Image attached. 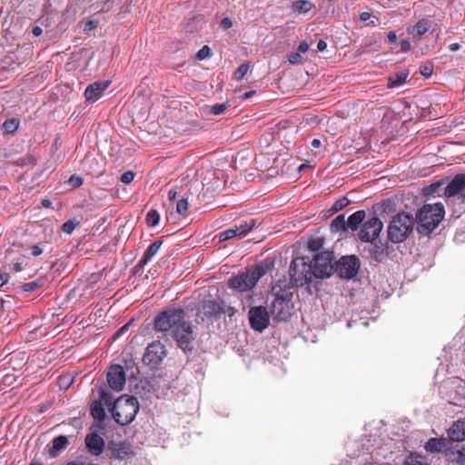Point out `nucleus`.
<instances>
[{"instance_id": "obj_8", "label": "nucleus", "mask_w": 465, "mask_h": 465, "mask_svg": "<svg viewBox=\"0 0 465 465\" xmlns=\"http://www.w3.org/2000/svg\"><path fill=\"white\" fill-rule=\"evenodd\" d=\"M383 224L377 217H372L364 222L358 233L359 239L365 242H372L380 235Z\"/></svg>"}, {"instance_id": "obj_40", "label": "nucleus", "mask_w": 465, "mask_h": 465, "mask_svg": "<svg viewBox=\"0 0 465 465\" xmlns=\"http://www.w3.org/2000/svg\"><path fill=\"white\" fill-rule=\"evenodd\" d=\"M322 239L317 238L310 241L308 243V247L312 251H319L322 247Z\"/></svg>"}, {"instance_id": "obj_24", "label": "nucleus", "mask_w": 465, "mask_h": 465, "mask_svg": "<svg viewBox=\"0 0 465 465\" xmlns=\"http://www.w3.org/2000/svg\"><path fill=\"white\" fill-rule=\"evenodd\" d=\"M105 407L101 401L95 400L91 403L90 411L92 416L98 420H103L105 417Z\"/></svg>"}, {"instance_id": "obj_45", "label": "nucleus", "mask_w": 465, "mask_h": 465, "mask_svg": "<svg viewBox=\"0 0 465 465\" xmlns=\"http://www.w3.org/2000/svg\"><path fill=\"white\" fill-rule=\"evenodd\" d=\"M411 49V43L408 40L401 41V50L403 52H407Z\"/></svg>"}, {"instance_id": "obj_35", "label": "nucleus", "mask_w": 465, "mask_h": 465, "mask_svg": "<svg viewBox=\"0 0 465 465\" xmlns=\"http://www.w3.org/2000/svg\"><path fill=\"white\" fill-rule=\"evenodd\" d=\"M188 209V198L183 197L176 203V212L179 214H184Z\"/></svg>"}, {"instance_id": "obj_38", "label": "nucleus", "mask_w": 465, "mask_h": 465, "mask_svg": "<svg viewBox=\"0 0 465 465\" xmlns=\"http://www.w3.org/2000/svg\"><path fill=\"white\" fill-rule=\"evenodd\" d=\"M212 54V50L208 45H203L197 53L196 57L198 60H203L209 57Z\"/></svg>"}, {"instance_id": "obj_3", "label": "nucleus", "mask_w": 465, "mask_h": 465, "mask_svg": "<svg viewBox=\"0 0 465 465\" xmlns=\"http://www.w3.org/2000/svg\"><path fill=\"white\" fill-rule=\"evenodd\" d=\"M139 411V403L135 397L130 395L120 396L114 403L112 414L115 421L122 425L130 424Z\"/></svg>"}, {"instance_id": "obj_61", "label": "nucleus", "mask_w": 465, "mask_h": 465, "mask_svg": "<svg viewBox=\"0 0 465 465\" xmlns=\"http://www.w3.org/2000/svg\"><path fill=\"white\" fill-rule=\"evenodd\" d=\"M254 93H255L254 91L246 92L242 94V98L243 99L250 98Z\"/></svg>"}, {"instance_id": "obj_60", "label": "nucleus", "mask_w": 465, "mask_h": 465, "mask_svg": "<svg viewBox=\"0 0 465 465\" xmlns=\"http://www.w3.org/2000/svg\"><path fill=\"white\" fill-rule=\"evenodd\" d=\"M128 326L129 324H125L124 325L123 327H121L115 333V335H119L121 333H123L124 331H125L127 329H128Z\"/></svg>"}, {"instance_id": "obj_50", "label": "nucleus", "mask_w": 465, "mask_h": 465, "mask_svg": "<svg viewBox=\"0 0 465 465\" xmlns=\"http://www.w3.org/2000/svg\"><path fill=\"white\" fill-rule=\"evenodd\" d=\"M327 48V43L324 40H320L317 44V50L318 51H324Z\"/></svg>"}, {"instance_id": "obj_1", "label": "nucleus", "mask_w": 465, "mask_h": 465, "mask_svg": "<svg viewBox=\"0 0 465 465\" xmlns=\"http://www.w3.org/2000/svg\"><path fill=\"white\" fill-rule=\"evenodd\" d=\"M154 329L163 333L170 332L183 351L193 350L195 333L191 322L185 321L183 310L172 309L159 313L154 319Z\"/></svg>"}, {"instance_id": "obj_12", "label": "nucleus", "mask_w": 465, "mask_h": 465, "mask_svg": "<svg viewBox=\"0 0 465 465\" xmlns=\"http://www.w3.org/2000/svg\"><path fill=\"white\" fill-rule=\"evenodd\" d=\"M256 226V220L250 219L233 228L223 231L220 233V241H227L232 238L241 239L247 235Z\"/></svg>"}, {"instance_id": "obj_28", "label": "nucleus", "mask_w": 465, "mask_h": 465, "mask_svg": "<svg viewBox=\"0 0 465 465\" xmlns=\"http://www.w3.org/2000/svg\"><path fill=\"white\" fill-rule=\"evenodd\" d=\"M345 217L344 214H340L335 217L331 223V229L332 232H340L345 229Z\"/></svg>"}, {"instance_id": "obj_54", "label": "nucleus", "mask_w": 465, "mask_h": 465, "mask_svg": "<svg viewBox=\"0 0 465 465\" xmlns=\"http://www.w3.org/2000/svg\"><path fill=\"white\" fill-rule=\"evenodd\" d=\"M177 196V192L174 190V189H171L169 192H168V199L170 201H173L176 198Z\"/></svg>"}, {"instance_id": "obj_16", "label": "nucleus", "mask_w": 465, "mask_h": 465, "mask_svg": "<svg viewBox=\"0 0 465 465\" xmlns=\"http://www.w3.org/2000/svg\"><path fill=\"white\" fill-rule=\"evenodd\" d=\"M436 25H437L433 20L429 18H421L414 25L410 26L407 29V32L413 37L421 36L426 33L432 31Z\"/></svg>"}, {"instance_id": "obj_25", "label": "nucleus", "mask_w": 465, "mask_h": 465, "mask_svg": "<svg viewBox=\"0 0 465 465\" xmlns=\"http://www.w3.org/2000/svg\"><path fill=\"white\" fill-rule=\"evenodd\" d=\"M203 312L207 317L216 316L221 312V306L215 301H206L203 304Z\"/></svg>"}, {"instance_id": "obj_11", "label": "nucleus", "mask_w": 465, "mask_h": 465, "mask_svg": "<svg viewBox=\"0 0 465 465\" xmlns=\"http://www.w3.org/2000/svg\"><path fill=\"white\" fill-rule=\"evenodd\" d=\"M249 322L251 327L257 331L262 332L270 323V316L265 307L256 306L249 311Z\"/></svg>"}, {"instance_id": "obj_15", "label": "nucleus", "mask_w": 465, "mask_h": 465, "mask_svg": "<svg viewBox=\"0 0 465 465\" xmlns=\"http://www.w3.org/2000/svg\"><path fill=\"white\" fill-rule=\"evenodd\" d=\"M465 190V174L456 175L446 186L444 194L447 198L458 196L461 199V194Z\"/></svg>"}, {"instance_id": "obj_23", "label": "nucleus", "mask_w": 465, "mask_h": 465, "mask_svg": "<svg viewBox=\"0 0 465 465\" xmlns=\"http://www.w3.org/2000/svg\"><path fill=\"white\" fill-rule=\"evenodd\" d=\"M162 244L163 241H154L147 249L144 257L140 261L139 265L143 267L149 261H151L157 254Z\"/></svg>"}, {"instance_id": "obj_56", "label": "nucleus", "mask_w": 465, "mask_h": 465, "mask_svg": "<svg viewBox=\"0 0 465 465\" xmlns=\"http://www.w3.org/2000/svg\"><path fill=\"white\" fill-rule=\"evenodd\" d=\"M32 33H33V35H34L35 36H39V35H42L43 30H42V28H41V27H39V26H35V27L33 29Z\"/></svg>"}, {"instance_id": "obj_51", "label": "nucleus", "mask_w": 465, "mask_h": 465, "mask_svg": "<svg viewBox=\"0 0 465 465\" xmlns=\"http://www.w3.org/2000/svg\"><path fill=\"white\" fill-rule=\"evenodd\" d=\"M387 39H388V42H390V43L395 42L397 39L395 32H393V31L389 32L387 35Z\"/></svg>"}, {"instance_id": "obj_5", "label": "nucleus", "mask_w": 465, "mask_h": 465, "mask_svg": "<svg viewBox=\"0 0 465 465\" xmlns=\"http://www.w3.org/2000/svg\"><path fill=\"white\" fill-rule=\"evenodd\" d=\"M290 276L292 282L297 286H303L312 282L315 277L310 262L305 257H297L292 260L290 266Z\"/></svg>"}, {"instance_id": "obj_19", "label": "nucleus", "mask_w": 465, "mask_h": 465, "mask_svg": "<svg viewBox=\"0 0 465 465\" xmlns=\"http://www.w3.org/2000/svg\"><path fill=\"white\" fill-rule=\"evenodd\" d=\"M272 314L278 321H286L290 315L287 302L282 298H276L272 302Z\"/></svg>"}, {"instance_id": "obj_18", "label": "nucleus", "mask_w": 465, "mask_h": 465, "mask_svg": "<svg viewBox=\"0 0 465 465\" xmlns=\"http://www.w3.org/2000/svg\"><path fill=\"white\" fill-rule=\"evenodd\" d=\"M448 436L452 441L465 440V419L455 421L448 430Z\"/></svg>"}, {"instance_id": "obj_39", "label": "nucleus", "mask_w": 465, "mask_h": 465, "mask_svg": "<svg viewBox=\"0 0 465 465\" xmlns=\"http://www.w3.org/2000/svg\"><path fill=\"white\" fill-rule=\"evenodd\" d=\"M226 109L227 105L225 104H218L212 106V108L210 109V113L213 115H219L223 114Z\"/></svg>"}, {"instance_id": "obj_22", "label": "nucleus", "mask_w": 465, "mask_h": 465, "mask_svg": "<svg viewBox=\"0 0 465 465\" xmlns=\"http://www.w3.org/2000/svg\"><path fill=\"white\" fill-rule=\"evenodd\" d=\"M408 75L409 72L406 70H402L390 75L388 78V86L390 88H397L401 86L405 83Z\"/></svg>"}, {"instance_id": "obj_64", "label": "nucleus", "mask_w": 465, "mask_h": 465, "mask_svg": "<svg viewBox=\"0 0 465 465\" xmlns=\"http://www.w3.org/2000/svg\"><path fill=\"white\" fill-rule=\"evenodd\" d=\"M29 465H42L40 463H30Z\"/></svg>"}, {"instance_id": "obj_53", "label": "nucleus", "mask_w": 465, "mask_h": 465, "mask_svg": "<svg viewBox=\"0 0 465 465\" xmlns=\"http://www.w3.org/2000/svg\"><path fill=\"white\" fill-rule=\"evenodd\" d=\"M371 14L368 12H362L360 15V18L362 22H367L371 18Z\"/></svg>"}, {"instance_id": "obj_29", "label": "nucleus", "mask_w": 465, "mask_h": 465, "mask_svg": "<svg viewBox=\"0 0 465 465\" xmlns=\"http://www.w3.org/2000/svg\"><path fill=\"white\" fill-rule=\"evenodd\" d=\"M159 220H160V215L157 211L150 210L147 213L146 222L149 226H151V227L156 226L159 223Z\"/></svg>"}, {"instance_id": "obj_31", "label": "nucleus", "mask_w": 465, "mask_h": 465, "mask_svg": "<svg viewBox=\"0 0 465 465\" xmlns=\"http://www.w3.org/2000/svg\"><path fill=\"white\" fill-rule=\"evenodd\" d=\"M349 203L350 201L346 197L341 198L333 203L330 211L331 213H337L346 207Z\"/></svg>"}, {"instance_id": "obj_36", "label": "nucleus", "mask_w": 465, "mask_h": 465, "mask_svg": "<svg viewBox=\"0 0 465 465\" xmlns=\"http://www.w3.org/2000/svg\"><path fill=\"white\" fill-rule=\"evenodd\" d=\"M420 72L425 77L430 76L432 72H433V65H432V64L430 63V62H427V63L423 64L420 67Z\"/></svg>"}, {"instance_id": "obj_10", "label": "nucleus", "mask_w": 465, "mask_h": 465, "mask_svg": "<svg viewBox=\"0 0 465 465\" xmlns=\"http://www.w3.org/2000/svg\"><path fill=\"white\" fill-rule=\"evenodd\" d=\"M359 268V259L354 255L343 256L336 264V271L340 277L343 279H351L354 277L358 273Z\"/></svg>"}, {"instance_id": "obj_58", "label": "nucleus", "mask_w": 465, "mask_h": 465, "mask_svg": "<svg viewBox=\"0 0 465 465\" xmlns=\"http://www.w3.org/2000/svg\"><path fill=\"white\" fill-rule=\"evenodd\" d=\"M13 270L15 272H20L22 270V263L20 262H15L13 264Z\"/></svg>"}, {"instance_id": "obj_27", "label": "nucleus", "mask_w": 465, "mask_h": 465, "mask_svg": "<svg viewBox=\"0 0 465 465\" xmlns=\"http://www.w3.org/2000/svg\"><path fill=\"white\" fill-rule=\"evenodd\" d=\"M313 7L312 3L307 0L296 1L292 5V8L294 11L299 13L306 14L311 11Z\"/></svg>"}, {"instance_id": "obj_7", "label": "nucleus", "mask_w": 465, "mask_h": 465, "mask_svg": "<svg viewBox=\"0 0 465 465\" xmlns=\"http://www.w3.org/2000/svg\"><path fill=\"white\" fill-rule=\"evenodd\" d=\"M332 254L330 252H322L314 256L312 263L315 278L329 277L333 270Z\"/></svg>"}, {"instance_id": "obj_43", "label": "nucleus", "mask_w": 465, "mask_h": 465, "mask_svg": "<svg viewBox=\"0 0 465 465\" xmlns=\"http://www.w3.org/2000/svg\"><path fill=\"white\" fill-rule=\"evenodd\" d=\"M405 465H426L421 460L420 457H409L405 460Z\"/></svg>"}, {"instance_id": "obj_63", "label": "nucleus", "mask_w": 465, "mask_h": 465, "mask_svg": "<svg viewBox=\"0 0 465 465\" xmlns=\"http://www.w3.org/2000/svg\"><path fill=\"white\" fill-rule=\"evenodd\" d=\"M461 199L465 202V189H464V193L461 194Z\"/></svg>"}, {"instance_id": "obj_62", "label": "nucleus", "mask_w": 465, "mask_h": 465, "mask_svg": "<svg viewBox=\"0 0 465 465\" xmlns=\"http://www.w3.org/2000/svg\"><path fill=\"white\" fill-rule=\"evenodd\" d=\"M460 452V455L465 456V446L462 448V450Z\"/></svg>"}, {"instance_id": "obj_52", "label": "nucleus", "mask_w": 465, "mask_h": 465, "mask_svg": "<svg viewBox=\"0 0 465 465\" xmlns=\"http://www.w3.org/2000/svg\"><path fill=\"white\" fill-rule=\"evenodd\" d=\"M8 274L7 273H0V287L3 286L5 282L8 281Z\"/></svg>"}, {"instance_id": "obj_33", "label": "nucleus", "mask_w": 465, "mask_h": 465, "mask_svg": "<svg viewBox=\"0 0 465 465\" xmlns=\"http://www.w3.org/2000/svg\"><path fill=\"white\" fill-rule=\"evenodd\" d=\"M99 393H100V400L104 405H106L107 407L111 405V401H112V395L111 393L106 391L105 389H103V388H100L99 390Z\"/></svg>"}, {"instance_id": "obj_59", "label": "nucleus", "mask_w": 465, "mask_h": 465, "mask_svg": "<svg viewBox=\"0 0 465 465\" xmlns=\"http://www.w3.org/2000/svg\"><path fill=\"white\" fill-rule=\"evenodd\" d=\"M42 205H43L44 207L48 208V207H50V206L52 205V202H51L49 199H44V200L42 201Z\"/></svg>"}, {"instance_id": "obj_30", "label": "nucleus", "mask_w": 465, "mask_h": 465, "mask_svg": "<svg viewBox=\"0 0 465 465\" xmlns=\"http://www.w3.org/2000/svg\"><path fill=\"white\" fill-rule=\"evenodd\" d=\"M19 126V122L15 119H8L3 124V128L7 133H14Z\"/></svg>"}, {"instance_id": "obj_13", "label": "nucleus", "mask_w": 465, "mask_h": 465, "mask_svg": "<svg viewBox=\"0 0 465 465\" xmlns=\"http://www.w3.org/2000/svg\"><path fill=\"white\" fill-rule=\"evenodd\" d=\"M107 381L111 389L120 391L125 384V372L121 365H113L107 372Z\"/></svg>"}, {"instance_id": "obj_9", "label": "nucleus", "mask_w": 465, "mask_h": 465, "mask_svg": "<svg viewBox=\"0 0 465 465\" xmlns=\"http://www.w3.org/2000/svg\"><path fill=\"white\" fill-rule=\"evenodd\" d=\"M166 356V349L160 341L150 343L143 353V361L152 367L160 364Z\"/></svg>"}, {"instance_id": "obj_44", "label": "nucleus", "mask_w": 465, "mask_h": 465, "mask_svg": "<svg viewBox=\"0 0 465 465\" xmlns=\"http://www.w3.org/2000/svg\"><path fill=\"white\" fill-rule=\"evenodd\" d=\"M37 287H38V283L32 282L24 284L22 288L25 292H32V291H35Z\"/></svg>"}, {"instance_id": "obj_57", "label": "nucleus", "mask_w": 465, "mask_h": 465, "mask_svg": "<svg viewBox=\"0 0 465 465\" xmlns=\"http://www.w3.org/2000/svg\"><path fill=\"white\" fill-rule=\"evenodd\" d=\"M321 145H322V142H321V140H320V139H313V140L312 141V146L313 148H319Z\"/></svg>"}, {"instance_id": "obj_41", "label": "nucleus", "mask_w": 465, "mask_h": 465, "mask_svg": "<svg viewBox=\"0 0 465 465\" xmlns=\"http://www.w3.org/2000/svg\"><path fill=\"white\" fill-rule=\"evenodd\" d=\"M288 62L292 64H298L302 63V57L299 52L292 53L288 56Z\"/></svg>"}, {"instance_id": "obj_2", "label": "nucleus", "mask_w": 465, "mask_h": 465, "mask_svg": "<svg viewBox=\"0 0 465 465\" xmlns=\"http://www.w3.org/2000/svg\"><path fill=\"white\" fill-rule=\"evenodd\" d=\"M443 216L444 207L441 203L423 205L416 215L418 232L424 235L430 233L442 221Z\"/></svg>"}, {"instance_id": "obj_34", "label": "nucleus", "mask_w": 465, "mask_h": 465, "mask_svg": "<svg viewBox=\"0 0 465 465\" xmlns=\"http://www.w3.org/2000/svg\"><path fill=\"white\" fill-rule=\"evenodd\" d=\"M78 224H79L78 222H75L74 220H69L62 225V230L64 232H65L67 234H71L74 231V229L76 228V226Z\"/></svg>"}, {"instance_id": "obj_42", "label": "nucleus", "mask_w": 465, "mask_h": 465, "mask_svg": "<svg viewBox=\"0 0 465 465\" xmlns=\"http://www.w3.org/2000/svg\"><path fill=\"white\" fill-rule=\"evenodd\" d=\"M134 173L132 172V171H128V172H125L124 173L122 174L121 176V182H123L124 183H130L134 181Z\"/></svg>"}, {"instance_id": "obj_20", "label": "nucleus", "mask_w": 465, "mask_h": 465, "mask_svg": "<svg viewBox=\"0 0 465 465\" xmlns=\"http://www.w3.org/2000/svg\"><path fill=\"white\" fill-rule=\"evenodd\" d=\"M68 445L66 436L61 435L54 439L53 445L49 450V455L53 458L57 457L63 450Z\"/></svg>"}, {"instance_id": "obj_4", "label": "nucleus", "mask_w": 465, "mask_h": 465, "mask_svg": "<svg viewBox=\"0 0 465 465\" xmlns=\"http://www.w3.org/2000/svg\"><path fill=\"white\" fill-rule=\"evenodd\" d=\"M264 273L265 271L262 266H252L245 272L232 277L228 282V286L239 292L251 291Z\"/></svg>"}, {"instance_id": "obj_32", "label": "nucleus", "mask_w": 465, "mask_h": 465, "mask_svg": "<svg viewBox=\"0 0 465 465\" xmlns=\"http://www.w3.org/2000/svg\"><path fill=\"white\" fill-rule=\"evenodd\" d=\"M249 68L248 64H241L234 73V78L238 81L242 80L247 74Z\"/></svg>"}, {"instance_id": "obj_48", "label": "nucleus", "mask_w": 465, "mask_h": 465, "mask_svg": "<svg viewBox=\"0 0 465 465\" xmlns=\"http://www.w3.org/2000/svg\"><path fill=\"white\" fill-rule=\"evenodd\" d=\"M96 26H97L96 22H94V21H88L85 24L84 30L85 31L93 30L94 28H96Z\"/></svg>"}, {"instance_id": "obj_6", "label": "nucleus", "mask_w": 465, "mask_h": 465, "mask_svg": "<svg viewBox=\"0 0 465 465\" xmlns=\"http://www.w3.org/2000/svg\"><path fill=\"white\" fill-rule=\"evenodd\" d=\"M413 217L407 213H399L391 222L388 228V236L393 242H403L412 232Z\"/></svg>"}, {"instance_id": "obj_47", "label": "nucleus", "mask_w": 465, "mask_h": 465, "mask_svg": "<svg viewBox=\"0 0 465 465\" xmlns=\"http://www.w3.org/2000/svg\"><path fill=\"white\" fill-rule=\"evenodd\" d=\"M42 252H43V250L39 245H34L32 247V254L35 257L39 256Z\"/></svg>"}, {"instance_id": "obj_14", "label": "nucleus", "mask_w": 465, "mask_h": 465, "mask_svg": "<svg viewBox=\"0 0 465 465\" xmlns=\"http://www.w3.org/2000/svg\"><path fill=\"white\" fill-rule=\"evenodd\" d=\"M110 84V81L104 80L97 81L89 84L84 91V97L86 101L89 103H94L99 100Z\"/></svg>"}, {"instance_id": "obj_55", "label": "nucleus", "mask_w": 465, "mask_h": 465, "mask_svg": "<svg viewBox=\"0 0 465 465\" xmlns=\"http://www.w3.org/2000/svg\"><path fill=\"white\" fill-rule=\"evenodd\" d=\"M460 48V45L458 43H453L449 45V49L452 52L458 51Z\"/></svg>"}, {"instance_id": "obj_21", "label": "nucleus", "mask_w": 465, "mask_h": 465, "mask_svg": "<svg viewBox=\"0 0 465 465\" xmlns=\"http://www.w3.org/2000/svg\"><path fill=\"white\" fill-rule=\"evenodd\" d=\"M447 445V440L444 438H432L427 441L424 448L427 452L436 453L441 451Z\"/></svg>"}, {"instance_id": "obj_37", "label": "nucleus", "mask_w": 465, "mask_h": 465, "mask_svg": "<svg viewBox=\"0 0 465 465\" xmlns=\"http://www.w3.org/2000/svg\"><path fill=\"white\" fill-rule=\"evenodd\" d=\"M67 183L72 188H77L83 184L84 180L81 176L73 174Z\"/></svg>"}, {"instance_id": "obj_26", "label": "nucleus", "mask_w": 465, "mask_h": 465, "mask_svg": "<svg viewBox=\"0 0 465 465\" xmlns=\"http://www.w3.org/2000/svg\"><path fill=\"white\" fill-rule=\"evenodd\" d=\"M365 218L364 211H357L348 217L347 224L351 230H355L357 226L363 222Z\"/></svg>"}, {"instance_id": "obj_46", "label": "nucleus", "mask_w": 465, "mask_h": 465, "mask_svg": "<svg viewBox=\"0 0 465 465\" xmlns=\"http://www.w3.org/2000/svg\"><path fill=\"white\" fill-rule=\"evenodd\" d=\"M222 26L224 28V29H229L230 27L232 26V22L230 18L228 17H225L222 20Z\"/></svg>"}, {"instance_id": "obj_49", "label": "nucleus", "mask_w": 465, "mask_h": 465, "mask_svg": "<svg viewBox=\"0 0 465 465\" xmlns=\"http://www.w3.org/2000/svg\"><path fill=\"white\" fill-rule=\"evenodd\" d=\"M309 49V45L306 42H302L298 46V51L301 53H305Z\"/></svg>"}, {"instance_id": "obj_17", "label": "nucleus", "mask_w": 465, "mask_h": 465, "mask_svg": "<svg viewBox=\"0 0 465 465\" xmlns=\"http://www.w3.org/2000/svg\"><path fill=\"white\" fill-rule=\"evenodd\" d=\"M85 445L92 454L100 455L104 448V440L98 434L91 433L85 438Z\"/></svg>"}]
</instances>
